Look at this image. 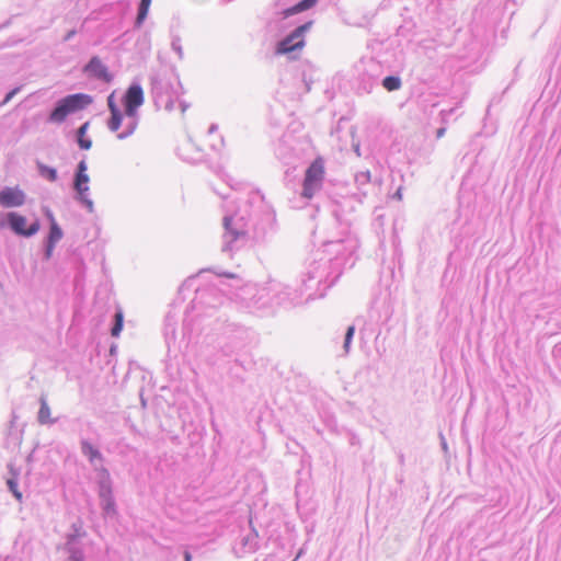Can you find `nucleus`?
Masks as SVG:
<instances>
[{
  "instance_id": "nucleus-4",
  "label": "nucleus",
  "mask_w": 561,
  "mask_h": 561,
  "mask_svg": "<svg viewBox=\"0 0 561 561\" xmlns=\"http://www.w3.org/2000/svg\"><path fill=\"white\" fill-rule=\"evenodd\" d=\"M220 285L229 279V300L239 309L256 317L275 314L278 308L289 309L299 306V295L291 293V286L278 280H270L263 285L247 283L240 285L241 279L232 273H217Z\"/></svg>"
},
{
  "instance_id": "nucleus-51",
  "label": "nucleus",
  "mask_w": 561,
  "mask_h": 561,
  "mask_svg": "<svg viewBox=\"0 0 561 561\" xmlns=\"http://www.w3.org/2000/svg\"><path fill=\"white\" fill-rule=\"evenodd\" d=\"M352 147H353V150H354V152L356 153V156H357V157H362V152H360V145H359V142H356V144H355V142H353Z\"/></svg>"
},
{
  "instance_id": "nucleus-36",
  "label": "nucleus",
  "mask_w": 561,
  "mask_h": 561,
  "mask_svg": "<svg viewBox=\"0 0 561 561\" xmlns=\"http://www.w3.org/2000/svg\"><path fill=\"white\" fill-rule=\"evenodd\" d=\"M171 48L178 55L179 59H183L184 51L181 44V37L179 35H173L171 39Z\"/></svg>"
},
{
  "instance_id": "nucleus-39",
  "label": "nucleus",
  "mask_w": 561,
  "mask_h": 561,
  "mask_svg": "<svg viewBox=\"0 0 561 561\" xmlns=\"http://www.w3.org/2000/svg\"><path fill=\"white\" fill-rule=\"evenodd\" d=\"M75 140L81 150H89L92 147V140L88 136L76 137Z\"/></svg>"
},
{
  "instance_id": "nucleus-32",
  "label": "nucleus",
  "mask_w": 561,
  "mask_h": 561,
  "mask_svg": "<svg viewBox=\"0 0 561 561\" xmlns=\"http://www.w3.org/2000/svg\"><path fill=\"white\" fill-rule=\"evenodd\" d=\"M10 478L7 479V488L11 493L19 489V471L13 467L9 466Z\"/></svg>"
},
{
  "instance_id": "nucleus-7",
  "label": "nucleus",
  "mask_w": 561,
  "mask_h": 561,
  "mask_svg": "<svg viewBox=\"0 0 561 561\" xmlns=\"http://www.w3.org/2000/svg\"><path fill=\"white\" fill-rule=\"evenodd\" d=\"M80 449L82 455L93 467V471L95 473L96 492L100 501L102 516L105 519L116 517L118 515V508L114 495V481L111 477L110 470L106 467L103 465H96V461H104L103 454L87 438L80 439Z\"/></svg>"
},
{
  "instance_id": "nucleus-47",
  "label": "nucleus",
  "mask_w": 561,
  "mask_h": 561,
  "mask_svg": "<svg viewBox=\"0 0 561 561\" xmlns=\"http://www.w3.org/2000/svg\"><path fill=\"white\" fill-rule=\"evenodd\" d=\"M77 34V30L76 28H71L62 37V42H69L71 41Z\"/></svg>"
},
{
  "instance_id": "nucleus-14",
  "label": "nucleus",
  "mask_w": 561,
  "mask_h": 561,
  "mask_svg": "<svg viewBox=\"0 0 561 561\" xmlns=\"http://www.w3.org/2000/svg\"><path fill=\"white\" fill-rule=\"evenodd\" d=\"M0 229H9L12 233L22 238H32L41 229V221L35 218L27 225V218L14 210L3 213L0 218Z\"/></svg>"
},
{
  "instance_id": "nucleus-63",
  "label": "nucleus",
  "mask_w": 561,
  "mask_h": 561,
  "mask_svg": "<svg viewBox=\"0 0 561 561\" xmlns=\"http://www.w3.org/2000/svg\"><path fill=\"white\" fill-rule=\"evenodd\" d=\"M66 561H85V558L67 559Z\"/></svg>"
},
{
  "instance_id": "nucleus-35",
  "label": "nucleus",
  "mask_w": 561,
  "mask_h": 561,
  "mask_svg": "<svg viewBox=\"0 0 561 561\" xmlns=\"http://www.w3.org/2000/svg\"><path fill=\"white\" fill-rule=\"evenodd\" d=\"M339 434H344L348 444L354 447H360V438L359 436L348 428H343L342 431L337 432Z\"/></svg>"
},
{
  "instance_id": "nucleus-21",
  "label": "nucleus",
  "mask_w": 561,
  "mask_h": 561,
  "mask_svg": "<svg viewBox=\"0 0 561 561\" xmlns=\"http://www.w3.org/2000/svg\"><path fill=\"white\" fill-rule=\"evenodd\" d=\"M106 103H107V108L110 112V116L106 122L107 128L111 131L115 133L123 125L124 118H126L125 110L122 111L121 107L118 106V104L116 102V92L115 91L111 92L107 95Z\"/></svg>"
},
{
  "instance_id": "nucleus-58",
  "label": "nucleus",
  "mask_w": 561,
  "mask_h": 561,
  "mask_svg": "<svg viewBox=\"0 0 561 561\" xmlns=\"http://www.w3.org/2000/svg\"><path fill=\"white\" fill-rule=\"evenodd\" d=\"M117 352V346L115 344H112L110 347V355L114 356Z\"/></svg>"
},
{
  "instance_id": "nucleus-28",
  "label": "nucleus",
  "mask_w": 561,
  "mask_h": 561,
  "mask_svg": "<svg viewBox=\"0 0 561 561\" xmlns=\"http://www.w3.org/2000/svg\"><path fill=\"white\" fill-rule=\"evenodd\" d=\"M151 2L140 0L137 7V14L134 21V28H140L146 21Z\"/></svg>"
},
{
  "instance_id": "nucleus-49",
  "label": "nucleus",
  "mask_w": 561,
  "mask_h": 561,
  "mask_svg": "<svg viewBox=\"0 0 561 561\" xmlns=\"http://www.w3.org/2000/svg\"><path fill=\"white\" fill-rule=\"evenodd\" d=\"M12 496L19 502H23V493L20 491V489H16L15 491L11 492Z\"/></svg>"
},
{
  "instance_id": "nucleus-44",
  "label": "nucleus",
  "mask_w": 561,
  "mask_h": 561,
  "mask_svg": "<svg viewBox=\"0 0 561 561\" xmlns=\"http://www.w3.org/2000/svg\"><path fill=\"white\" fill-rule=\"evenodd\" d=\"M116 5L122 15L127 13L130 8L128 0H121L116 3Z\"/></svg>"
},
{
  "instance_id": "nucleus-30",
  "label": "nucleus",
  "mask_w": 561,
  "mask_h": 561,
  "mask_svg": "<svg viewBox=\"0 0 561 561\" xmlns=\"http://www.w3.org/2000/svg\"><path fill=\"white\" fill-rule=\"evenodd\" d=\"M471 236H473V231L471 230L470 222L467 221L461 227V231L459 233H456V234L453 236V242H454L456 248H459L461 245V243L463 242V240L466 238H470Z\"/></svg>"
},
{
  "instance_id": "nucleus-3",
  "label": "nucleus",
  "mask_w": 561,
  "mask_h": 561,
  "mask_svg": "<svg viewBox=\"0 0 561 561\" xmlns=\"http://www.w3.org/2000/svg\"><path fill=\"white\" fill-rule=\"evenodd\" d=\"M207 325L216 336L213 347L205 353L206 364L228 385H242L247 368L240 352L251 342V330L219 314Z\"/></svg>"
},
{
  "instance_id": "nucleus-25",
  "label": "nucleus",
  "mask_w": 561,
  "mask_h": 561,
  "mask_svg": "<svg viewBox=\"0 0 561 561\" xmlns=\"http://www.w3.org/2000/svg\"><path fill=\"white\" fill-rule=\"evenodd\" d=\"M36 171L42 179L50 183H54L58 180L57 169L39 160L36 161Z\"/></svg>"
},
{
  "instance_id": "nucleus-64",
  "label": "nucleus",
  "mask_w": 561,
  "mask_h": 561,
  "mask_svg": "<svg viewBox=\"0 0 561 561\" xmlns=\"http://www.w3.org/2000/svg\"><path fill=\"white\" fill-rule=\"evenodd\" d=\"M144 41L149 45V39L147 35H144Z\"/></svg>"
},
{
  "instance_id": "nucleus-31",
  "label": "nucleus",
  "mask_w": 561,
  "mask_h": 561,
  "mask_svg": "<svg viewBox=\"0 0 561 561\" xmlns=\"http://www.w3.org/2000/svg\"><path fill=\"white\" fill-rule=\"evenodd\" d=\"M56 245L57 244L48 242L43 239L42 250H41V255H42L43 262H48L53 257Z\"/></svg>"
},
{
  "instance_id": "nucleus-1",
  "label": "nucleus",
  "mask_w": 561,
  "mask_h": 561,
  "mask_svg": "<svg viewBox=\"0 0 561 561\" xmlns=\"http://www.w3.org/2000/svg\"><path fill=\"white\" fill-rule=\"evenodd\" d=\"M356 242L352 239L325 241L308 259L304 272L291 293L298 294L299 305L323 298L335 285L345 268L355 265Z\"/></svg>"
},
{
  "instance_id": "nucleus-20",
  "label": "nucleus",
  "mask_w": 561,
  "mask_h": 561,
  "mask_svg": "<svg viewBox=\"0 0 561 561\" xmlns=\"http://www.w3.org/2000/svg\"><path fill=\"white\" fill-rule=\"evenodd\" d=\"M83 72L93 79L110 82L113 79L106 65L103 64L99 56H92L83 66Z\"/></svg>"
},
{
  "instance_id": "nucleus-24",
  "label": "nucleus",
  "mask_w": 561,
  "mask_h": 561,
  "mask_svg": "<svg viewBox=\"0 0 561 561\" xmlns=\"http://www.w3.org/2000/svg\"><path fill=\"white\" fill-rule=\"evenodd\" d=\"M124 328V312L123 309L117 306L112 317L110 333L113 337H118Z\"/></svg>"
},
{
  "instance_id": "nucleus-29",
  "label": "nucleus",
  "mask_w": 561,
  "mask_h": 561,
  "mask_svg": "<svg viewBox=\"0 0 561 561\" xmlns=\"http://www.w3.org/2000/svg\"><path fill=\"white\" fill-rule=\"evenodd\" d=\"M64 238V230L60 225L48 227L47 233L43 238L44 240L58 244V242Z\"/></svg>"
},
{
  "instance_id": "nucleus-48",
  "label": "nucleus",
  "mask_w": 561,
  "mask_h": 561,
  "mask_svg": "<svg viewBox=\"0 0 561 561\" xmlns=\"http://www.w3.org/2000/svg\"><path fill=\"white\" fill-rule=\"evenodd\" d=\"M552 355L556 358H561V342L556 344L552 348Z\"/></svg>"
},
{
  "instance_id": "nucleus-50",
  "label": "nucleus",
  "mask_w": 561,
  "mask_h": 561,
  "mask_svg": "<svg viewBox=\"0 0 561 561\" xmlns=\"http://www.w3.org/2000/svg\"><path fill=\"white\" fill-rule=\"evenodd\" d=\"M178 101H179V106L181 108V112L185 113L186 110L190 107V104L186 101H184V100H180L179 99Z\"/></svg>"
},
{
  "instance_id": "nucleus-6",
  "label": "nucleus",
  "mask_w": 561,
  "mask_h": 561,
  "mask_svg": "<svg viewBox=\"0 0 561 561\" xmlns=\"http://www.w3.org/2000/svg\"><path fill=\"white\" fill-rule=\"evenodd\" d=\"M197 277L187 278L179 288V294L184 290H194L195 296L190 307L184 312L182 324L183 337L192 340L193 335L199 334L208 327L205 320L213 318L218 308L222 307L226 299H229V290L227 294L217 284H208L205 286H195Z\"/></svg>"
},
{
  "instance_id": "nucleus-37",
  "label": "nucleus",
  "mask_w": 561,
  "mask_h": 561,
  "mask_svg": "<svg viewBox=\"0 0 561 561\" xmlns=\"http://www.w3.org/2000/svg\"><path fill=\"white\" fill-rule=\"evenodd\" d=\"M298 1L296 0H276L275 1V12L273 15H283V10L288 8L289 5H294Z\"/></svg>"
},
{
  "instance_id": "nucleus-13",
  "label": "nucleus",
  "mask_w": 561,
  "mask_h": 561,
  "mask_svg": "<svg viewBox=\"0 0 561 561\" xmlns=\"http://www.w3.org/2000/svg\"><path fill=\"white\" fill-rule=\"evenodd\" d=\"M354 184L356 192L352 193L350 197H344L343 201L336 202L335 204L333 213L341 222H346L347 220L340 216V211H344L346 207L354 210L353 202L355 201L358 204H362L375 190V184L371 181V174L368 170L357 172L354 176Z\"/></svg>"
},
{
  "instance_id": "nucleus-40",
  "label": "nucleus",
  "mask_w": 561,
  "mask_h": 561,
  "mask_svg": "<svg viewBox=\"0 0 561 561\" xmlns=\"http://www.w3.org/2000/svg\"><path fill=\"white\" fill-rule=\"evenodd\" d=\"M22 89V85H19V87H14L12 89H10L5 94H4V98L2 100V104H7L9 103Z\"/></svg>"
},
{
  "instance_id": "nucleus-55",
  "label": "nucleus",
  "mask_w": 561,
  "mask_h": 561,
  "mask_svg": "<svg viewBox=\"0 0 561 561\" xmlns=\"http://www.w3.org/2000/svg\"><path fill=\"white\" fill-rule=\"evenodd\" d=\"M218 130V125L213 123L210 124L209 128H208V134L211 135L214 133H216Z\"/></svg>"
},
{
  "instance_id": "nucleus-38",
  "label": "nucleus",
  "mask_w": 561,
  "mask_h": 561,
  "mask_svg": "<svg viewBox=\"0 0 561 561\" xmlns=\"http://www.w3.org/2000/svg\"><path fill=\"white\" fill-rule=\"evenodd\" d=\"M41 210H42V214L43 216L47 219L48 221V227L50 226H56V225H59L55 218V215L53 213V210L50 209L49 206H46V205H43L41 207Z\"/></svg>"
},
{
  "instance_id": "nucleus-45",
  "label": "nucleus",
  "mask_w": 561,
  "mask_h": 561,
  "mask_svg": "<svg viewBox=\"0 0 561 561\" xmlns=\"http://www.w3.org/2000/svg\"><path fill=\"white\" fill-rule=\"evenodd\" d=\"M455 111H456V107H451V108H449V110H442V111H440V113H439L442 121H443L444 123H446V122H447V119H448V117H449L450 115H453V114L455 113Z\"/></svg>"
},
{
  "instance_id": "nucleus-8",
  "label": "nucleus",
  "mask_w": 561,
  "mask_h": 561,
  "mask_svg": "<svg viewBox=\"0 0 561 561\" xmlns=\"http://www.w3.org/2000/svg\"><path fill=\"white\" fill-rule=\"evenodd\" d=\"M149 79L150 94L156 108L173 111L174 102L184 93L179 76L172 70L151 73Z\"/></svg>"
},
{
  "instance_id": "nucleus-11",
  "label": "nucleus",
  "mask_w": 561,
  "mask_h": 561,
  "mask_svg": "<svg viewBox=\"0 0 561 561\" xmlns=\"http://www.w3.org/2000/svg\"><path fill=\"white\" fill-rule=\"evenodd\" d=\"M122 105L125 110L126 123L123 131L117 134L118 139H126L137 129L139 123V108L145 103V93L140 80L135 78L122 95Z\"/></svg>"
},
{
  "instance_id": "nucleus-33",
  "label": "nucleus",
  "mask_w": 561,
  "mask_h": 561,
  "mask_svg": "<svg viewBox=\"0 0 561 561\" xmlns=\"http://www.w3.org/2000/svg\"><path fill=\"white\" fill-rule=\"evenodd\" d=\"M355 325L352 324V325H348L345 330V333H344V341H343V350H344V353L345 354H348L350 353V350H351V346H352V342H353V339H354V334H355Z\"/></svg>"
},
{
  "instance_id": "nucleus-53",
  "label": "nucleus",
  "mask_w": 561,
  "mask_h": 561,
  "mask_svg": "<svg viewBox=\"0 0 561 561\" xmlns=\"http://www.w3.org/2000/svg\"><path fill=\"white\" fill-rule=\"evenodd\" d=\"M446 133V128L445 127H439L436 129V138L439 139L442 138Z\"/></svg>"
},
{
  "instance_id": "nucleus-41",
  "label": "nucleus",
  "mask_w": 561,
  "mask_h": 561,
  "mask_svg": "<svg viewBox=\"0 0 561 561\" xmlns=\"http://www.w3.org/2000/svg\"><path fill=\"white\" fill-rule=\"evenodd\" d=\"M90 127V122H84L83 124H81L77 129H76V134H75V138L76 137H83V136H87V133H88V129Z\"/></svg>"
},
{
  "instance_id": "nucleus-26",
  "label": "nucleus",
  "mask_w": 561,
  "mask_h": 561,
  "mask_svg": "<svg viewBox=\"0 0 561 561\" xmlns=\"http://www.w3.org/2000/svg\"><path fill=\"white\" fill-rule=\"evenodd\" d=\"M379 83L388 92L398 91L402 87V80L399 75H388L381 77Z\"/></svg>"
},
{
  "instance_id": "nucleus-2",
  "label": "nucleus",
  "mask_w": 561,
  "mask_h": 561,
  "mask_svg": "<svg viewBox=\"0 0 561 561\" xmlns=\"http://www.w3.org/2000/svg\"><path fill=\"white\" fill-rule=\"evenodd\" d=\"M221 252L230 259L248 238L257 243L268 242L277 231L276 214L260 191H253L242 209L226 214L222 218Z\"/></svg>"
},
{
  "instance_id": "nucleus-17",
  "label": "nucleus",
  "mask_w": 561,
  "mask_h": 561,
  "mask_svg": "<svg viewBox=\"0 0 561 561\" xmlns=\"http://www.w3.org/2000/svg\"><path fill=\"white\" fill-rule=\"evenodd\" d=\"M87 536V531L82 527V522L78 519L70 526V531L65 536L64 551L68 554L67 559L85 558L82 548L78 547L80 539Z\"/></svg>"
},
{
  "instance_id": "nucleus-54",
  "label": "nucleus",
  "mask_w": 561,
  "mask_h": 561,
  "mask_svg": "<svg viewBox=\"0 0 561 561\" xmlns=\"http://www.w3.org/2000/svg\"><path fill=\"white\" fill-rule=\"evenodd\" d=\"M222 146H224V138L222 137H220V145L219 146H217L216 144H210V148L213 150H215V151H219L220 147H222Z\"/></svg>"
},
{
  "instance_id": "nucleus-22",
  "label": "nucleus",
  "mask_w": 561,
  "mask_h": 561,
  "mask_svg": "<svg viewBox=\"0 0 561 561\" xmlns=\"http://www.w3.org/2000/svg\"><path fill=\"white\" fill-rule=\"evenodd\" d=\"M178 312L169 310L164 318L163 335L168 346V353H171V344L176 340Z\"/></svg>"
},
{
  "instance_id": "nucleus-27",
  "label": "nucleus",
  "mask_w": 561,
  "mask_h": 561,
  "mask_svg": "<svg viewBox=\"0 0 561 561\" xmlns=\"http://www.w3.org/2000/svg\"><path fill=\"white\" fill-rule=\"evenodd\" d=\"M416 4L424 9L425 14L431 18L438 16L442 0H414Z\"/></svg>"
},
{
  "instance_id": "nucleus-56",
  "label": "nucleus",
  "mask_w": 561,
  "mask_h": 561,
  "mask_svg": "<svg viewBox=\"0 0 561 561\" xmlns=\"http://www.w3.org/2000/svg\"><path fill=\"white\" fill-rule=\"evenodd\" d=\"M184 561H192V554L188 550H184L183 552Z\"/></svg>"
},
{
  "instance_id": "nucleus-61",
  "label": "nucleus",
  "mask_w": 561,
  "mask_h": 561,
  "mask_svg": "<svg viewBox=\"0 0 561 561\" xmlns=\"http://www.w3.org/2000/svg\"><path fill=\"white\" fill-rule=\"evenodd\" d=\"M547 306L545 302H539L538 307L534 308V311H538L539 309H545Z\"/></svg>"
},
{
  "instance_id": "nucleus-57",
  "label": "nucleus",
  "mask_w": 561,
  "mask_h": 561,
  "mask_svg": "<svg viewBox=\"0 0 561 561\" xmlns=\"http://www.w3.org/2000/svg\"><path fill=\"white\" fill-rule=\"evenodd\" d=\"M398 461H399V463H400L401 466H403V465H404V462H405V458H404V455H403L402 453H399V454H398Z\"/></svg>"
},
{
  "instance_id": "nucleus-18",
  "label": "nucleus",
  "mask_w": 561,
  "mask_h": 561,
  "mask_svg": "<svg viewBox=\"0 0 561 561\" xmlns=\"http://www.w3.org/2000/svg\"><path fill=\"white\" fill-rule=\"evenodd\" d=\"M260 548L259 534L250 525L247 533L242 534L233 546V552L238 558L254 553Z\"/></svg>"
},
{
  "instance_id": "nucleus-62",
  "label": "nucleus",
  "mask_w": 561,
  "mask_h": 561,
  "mask_svg": "<svg viewBox=\"0 0 561 561\" xmlns=\"http://www.w3.org/2000/svg\"><path fill=\"white\" fill-rule=\"evenodd\" d=\"M181 158H182L183 160H185V161H187V162H192V163L197 161V159H194V158H187V157H182V156H181Z\"/></svg>"
},
{
  "instance_id": "nucleus-9",
  "label": "nucleus",
  "mask_w": 561,
  "mask_h": 561,
  "mask_svg": "<svg viewBox=\"0 0 561 561\" xmlns=\"http://www.w3.org/2000/svg\"><path fill=\"white\" fill-rule=\"evenodd\" d=\"M415 5L419 9L417 20L414 12L408 5H398L399 14L396 18L393 30L396 31V36L407 43H421L425 41V37L422 36L428 32L425 30V26L437 19V16L431 18L426 15L423 8L421 9L416 3Z\"/></svg>"
},
{
  "instance_id": "nucleus-34",
  "label": "nucleus",
  "mask_w": 561,
  "mask_h": 561,
  "mask_svg": "<svg viewBox=\"0 0 561 561\" xmlns=\"http://www.w3.org/2000/svg\"><path fill=\"white\" fill-rule=\"evenodd\" d=\"M287 151H288V148L283 142H279L275 149V154L285 164H290L291 156L288 154Z\"/></svg>"
},
{
  "instance_id": "nucleus-5",
  "label": "nucleus",
  "mask_w": 561,
  "mask_h": 561,
  "mask_svg": "<svg viewBox=\"0 0 561 561\" xmlns=\"http://www.w3.org/2000/svg\"><path fill=\"white\" fill-rule=\"evenodd\" d=\"M319 0H298L294 5L283 10V15H273L267 22V30L278 39L274 45L275 56H286L290 60L298 58L306 46V34L311 30L313 21L296 18L317 5Z\"/></svg>"
},
{
  "instance_id": "nucleus-10",
  "label": "nucleus",
  "mask_w": 561,
  "mask_h": 561,
  "mask_svg": "<svg viewBox=\"0 0 561 561\" xmlns=\"http://www.w3.org/2000/svg\"><path fill=\"white\" fill-rule=\"evenodd\" d=\"M385 73L383 65L374 57L360 58L352 69L351 84L357 95L369 94Z\"/></svg>"
},
{
  "instance_id": "nucleus-16",
  "label": "nucleus",
  "mask_w": 561,
  "mask_h": 561,
  "mask_svg": "<svg viewBox=\"0 0 561 561\" xmlns=\"http://www.w3.org/2000/svg\"><path fill=\"white\" fill-rule=\"evenodd\" d=\"M73 201L89 214L95 211L94 202L90 197V176L88 173H73L71 181Z\"/></svg>"
},
{
  "instance_id": "nucleus-46",
  "label": "nucleus",
  "mask_w": 561,
  "mask_h": 561,
  "mask_svg": "<svg viewBox=\"0 0 561 561\" xmlns=\"http://www.w3.org/2000/svg\"><path fill=\"white\" fill-rule=\"evenodd\" d=\"M381 308L385 312V320H383V323H385L390 319V317L392 314V310H391L389 304H386V302L382 304Z\"/></svg>"
},
{
  "instance_id": "nucleus-23",
  "label": "nucleus",
  "mask_w": 561,
  "mask_h": 561,
  "mask_svg": "<svg viewBox=\"0 0 561 561\" xmlns=\"http://www.w3.org/2000/svg\"><path fill=\"white\" fill-rule=\"evenodd\" d=\"M56 419L50 417V408L47 399L44 394L39 398V409L37 412V422L41 425H53L56 423Z\"/></svg>"
},
{
  "instance_id": "nucleus-60",
  "label": "nucleus",
  "mask_w": 561,
  "mask_h": 561,
  "mask_svg": "<svg viewBox=\"0 0 561 561\" xmlns=\"http://www.w3.org/2000/svg\"><path fill=\"white\" fill-rule=\"evenodd\" d=\"M302 79H304V82H305V84H306V87H307V90H310L309 81L307 80V76H306V72H305V71H304V73H302Z\"/></svg>"
},
{
  "instance_id": "nucleus-43",
  "label": "nucleus",
  "mask_w": 561,
  "mask_h": 561,
  "mask_svg": "<svg viewBox=\"0 0 561 561\" xmlns=\"http://www.w3.org/2000/svg\"><path fill=\"white\" fill-rule=\"evenodd\" d=\"M73 173H88V163L85 161V158H83L77 163Z\"/></svg>"
},
{
  "instance_id": "nucleus-15",
  "label": "nucleus",
  "mask_w": 561,
  "mask_h": 561,
  "mask_svg": "<svg viewBox=\"0 0 561 561\" xmlns=\"http://www.w3.org/2000/svg\"><path fill=\"white\" fill-rule=\"evenodd\" d=\"M324 174V160L321 157H317L305 171L300 193L301 198L309 201L321 190Z\"/></svg>"
},
{
  "instance_id": "nucleus-52",
  "label": "nucleus",
  "mask_w": 561,
  "mask_h": 561,
  "mask_svg": "<svg viewBox=\"0 0 561 561\" xmlns=\"http://www.w3.org/2000/svg\"><path fill=\"white\" fill-rule=\"evenodd\" d=\"M392 198H396L398 201L402 199V187H398V190L393 193Z\"/></svg>"
},
{
  "instance_id": "nucleus-12",
  "label": "nucleus",
  "mask_w": 561,
  "mask_h": 561,
  "mask_svg": "<svg viewBox=\"0 0 561 561\" xmlns=\"http://www.w3.org/2000/svg\"><path fill=\"white\" fill-rule=\"evenodd\" d=\"M92 103L93 98L90 94L82 92L67 94L54 103L46 122L61 125L67 121L68 116L85 110Z\"/></svg>"
},
{
  "instance_id": "nucleus-19",
  "label": "nucleus",
  "mask_w": 561,
  "mask_h": 561,
  "mask_svg": "<svg viewBox=\"0 0 561 561\" xmlns=\"http://www.w3.org/2000/svg\"><path fill=\"white\" fill-rule=\"evenodd\" d=\"M26 202L25 192L19 186H3L0 190V207L19 208Z\"/></svg>"
},
{
  "instance_id": "nucleus-42",
  "label": "nucleus",
  "mask_w": 561,
  "mask_h": 561,
  "mask_svg": "<svg viewBox=\"0 0 561 561\" xmlns=\"http://www.w3.org/2000/svg\"><path fill=\"white\" fill-rule=\"evenodd\" d=\"M539 296H540V295H539L538 293H536V291H533V293H525V294H523V295L520 296V301H522V304H525V302H527V301H534V300H535V299H537V298L539 299V298H540Z\"/></svg>"
},
{
  "instance_id": "nucleus-59",
  "label": "nucleus",
  "mask_w": 561,
  "mask_h": 561,
  "mask_svg": "<svg viewBox=\"0 0 561 561\" xmlns=\"http://www.w3.org/2000/svg\"><path fill=\"white\" fill-rule=\"evenodd\" d=\"M328 426H329L331 430H335V427H336V422H335V420H334V419L330 420V421L328 422Z\"/></svg>"
}]
</instances>
